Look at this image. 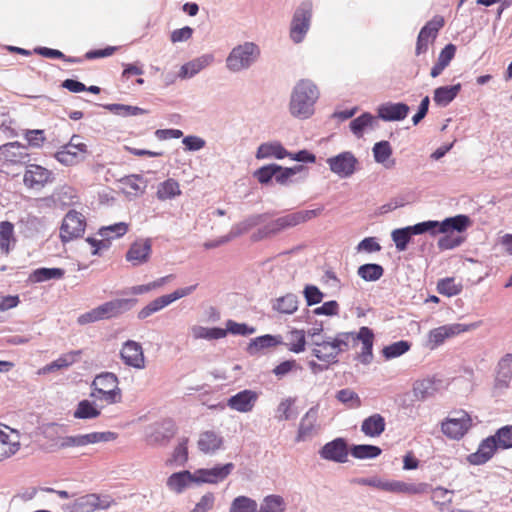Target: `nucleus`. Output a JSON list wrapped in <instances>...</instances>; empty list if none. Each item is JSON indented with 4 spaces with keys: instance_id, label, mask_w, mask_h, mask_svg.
<instances>
[{
    "instance_id": "nucleus-64",
    "label": "nucleus",
    "mask_w": 512,
    "mask_h": 512,
    "mask_svg": "<svg viewBox=\"0 0 512 512\" xmlns=\"http://www.w3.org/2000/svg\"><path fill=\"white\" fill-rule=\"evenodd\" d=\"M65 431V426L58 423H46L40 427L41 434L48 440L54 441L56 439L61 440V434Z\"/></svg>"
},
{
    "instance_id": "nucleus-29",
    "label": "nucleus",
    "mask_w": 512,
    "mask_h": 512,
    "mask_svg": "<svg viewBox=\"0 0 512 512\" xmlns=\"http://www.w3.org/2000/svg\"><path fill=\"white\" fill-rule=\"evenodd\" d=\"M373 339H374V333L373 331L368 327H361L359 329V332L355 336L356 343L358 341L362 342V352L360 355L361 362L364 364H369L372 360L373 353Z\"/></svg>"
},
{
    "instance_id": "nucleus-25",
    "label": "nucleus",
    "mask_w": 512,
    "mask_h": 512,
    "mask_svg": "<svg viewBox=\"0 0 512 512\" xmlns=\"http://www.w3.org/2000/svg\"><path fill=\"white\" fill-rule=\"evenodd\" d=\"M175 433L176 427L174 422L172 420H165L149 435L148 443L150 445L165 446Z\"/></svg>"
},
{
    "instance_id": "nucleus-60",
    "label": "nucleus",
    "mask_w": 512,
    "mask_h": 512,
    "mask_svg": "<svg viewBox=\"0 0 512 512\" xmlns=\"http://www.w3.org/2000/svg\"><path fill=\"white\" fill-rule=\"evenodd\" d=\"M495 439L498 448L509 449L512 448V425L501 427L497 432L492 435Z\"/></svg>"
},
{
    "instance_id": "nucleus-50",
    "label": "nucleus",
    "mask_w": 512,
    "mask_h": 512,
    "mask_svg": "<svg viewBox=\"0 0 512 512\" xmlns=\"http://www.w3.org/2000/svg\"><path fill=\"white\" fill-rule=\"evenodd\" d=\"M259 512H285V502L280 495H268L263 499Z\"/></svg>"
},
{
    "instance_id": "nucleus-31",
    "label": "nucleus",
    "mask_w": 512,
    "mask_h": 512,
    "mask_svg": "<svg viewBox=\"0 0 512 512\" xmlns=\"http://www.w3.org/2000/svg\"><path fill=\"white\" fill-rule=\"evenodd\" d=\"M385 419L382 415L375 413L365 418L361 424V431L369 437H378L385 430Z\"/></svg>"
},
{
    "instance_id": "nucleus-26",
    "label": "nucleus",
    "mask_w": 512,
    "mask_h": 512,
    "mask_svg": "<svg viewBox=\"0 0 512 512\" xmlns=\"http://www.w3.org/2000/svg\"><path fill=\"white\" fill-rule=\"evenodd\" d=\"M213 60L214 57L212 54H204L195 58L181 66L178 77L181 79H190L209 66Z\"/></svg>"
},
{
    "instance_id": "nucleus-19",
    "label": "nucleus",
    "mask_w": 512,
    "mask_h": 512,
    "mask_svg": "<svg viewBox=\"0 0 512 512\" xmlns=\"http://www.w3.org/2000/svg\"><path fill=\"white\" fill-rule=\"evenodd\" d=\"M0 155L3 157L5 162L10 164H24L29 162V154L27 153V147L21 143L9 142L0 146Z\"/></svg>"
},
{
    "instance_id": "nucleus-22",
    "label": "nucleus",
    "mask_w": 512,
    "mask_h": 512,
    "mask_svg": "<svg viewBox=\"0 0 512 512\" xmlns=\"http://www.w3.org/2000/svg\"><path fill=\"white\" fill-rule=\"evenodd\" d=\"M312 345L315 346L312 354L319 360L327 363H337V356L339 355L335 345L332 342V337H325L322 341L312 340Z\"/></svg>"
},
{
    "instance_id": "nucleus-3",
    "label": "nucleus",
    "mask_w": 512,
    "mask_h": 512,
    "mask_svg": "<svg viewBox=\"0 0 512 512\" xmlns=\"http://www.w3.org/2000/svg\"><path fill=\"white\" fill-rule=\"evenodd\" d=\"M260 49L253 42H245L235 46L226 58V67L237 73L249 69L259 58Z\"/></svg>"
},
{
    "instance_id": "nucleus-49",
    "label": "nucleus",
    "mask_w": 512,
    "mask_h": 512,
    "mask_svg": "<svg viewBox=\"0 0 512 512\" xmlns=\"http://www.w3.org/2000/svg\"><path fill=\"white\" fill-rule=\"evenodd\" d=\"M19 447L18 441H11L9 435L0 429V461L14 455Z\"/></svg>"
},
{
    "instance_id": "nucleus-33",
    "label": "nucleus",
    "mask_w": 512,
    "mask_h": 512,
    "mask_svg": "<svg viewBox=\"0 0 512 512\" xmlns=\"http://www.w3.org/2000/svg\"><path fill=\"white\" fill-rule=\"evenodd\" d=\"M96 500L97 494H86L66 504L64 509L68 512H94L97 510Z\"/></svg>"
},
{
    "instance_id": "nucleus-28",
    "label": "nucleus",
    "mask_w": 512,
    "mask_h": 512,
    "mask_svg": "<svg viewBox=\"0 0 512 512\" xmlns=\"http://www.w3.org/2000/svg\"><path fill=\"white\" fill-rule=\"evenodd\" d=\"M191 483H196L194 473L188 470L173 473L167 479V487L177 493H182Z\"/></svg>"
},
{
    "instance_id": "nucleus-32",
    "label": "nucleus",
    "mask_w": 512,
    "mask_h": 512,
    "mask_svg": "<svg viewBox=\"0 0 512 512\" xmlns=\"http://www.w3.org/2000/svg\"><path fill=\"white\" fill-rule=\"evenodd\" d=\"M431 490V485L428 483H407L403 481H392L391 492L403 493L409 495L426 494Z\"/></svg>"
},
{
    "instance_id": "nucleus-9",
    "label": "nucleus",
    "mask_w": 512,
    "mask_h": 512,
    "mask_svg": "<svg viewBox=\"0 0 512 512\" xmlns=\"http://www.w3.org/2000/svg\"><path fill=\"white\" fill-rule=\"evenodd\" d=\"M329 169L332 173L341 179L351 177L359 166V161L355 155L350 151L341 152L335 156L329 157L326 160Z\"/></svg>"
},
{
    "instance_id": "nucleus-37",
    "label": "nucleus",
    "mask_w": 512,
    "mask_h": 512,
    "mask_svg": "<svg viewBox=\"0 0 512 512\" xmlns=\"http://www.w3.org/2000/svg\"><path fill=\"white\" fill-rule=\"evenodd\" d=\"M299 304L298 296L293 293H288L273 301V310L282 314H293L297 311Z\"/></svg>"
},
{
    "instance_id": "nucleus-6",
    "label": "nucleus",
    "mask_w": 512,
    "mask_h": 512,
    "mask_svg": "<svg viewBox=\"0 0 512 512\" xmlns=\"http://www.w3.org/2000/svg\"><path fill=\"white\" fill-rule=\"evenodd\" d=\"M87 153L88 147L82 142V137L75 134L70 138V141L62 146L55 154V158L61 164L71 166L83 161Z\"/></svg>"
},
{
    "instance_id": "nucleus-1",
    "label": "nucleus",
    "mask_w": 512,
    "mask_h": 512,
    "mask_svg": "<svg viewBox=\"0 0 512 512\" xmlns=\"http://www.w3.org/2000/svg\"><path fill=\"white\" fill-rule=\"evenodd\" d=\"M319 97L317 86L310 80H300L294 87L289 110L299 119H307L314 112V104Z\"/></svg>"
},
{
    "instance_id": "nucleus-21",
    "label": "nucleus",
    "mask_w": 512,
    "mask_h": 512,
    "mask_svg": "<svg viewBox=\"0 0 512 512\" xmlns=\"http://www.w3.org/2000/svg\"><path fill=\"white\" fill-rule=\"evenodd\" d=\"M499 449L498 445L493 438L489 436L482 440L476 452L468 456V461L472 465H482L488 462L494 455L495 451Z\"/></svg>"
},
{
    "instance_id": "nucleus-14",
    "label": "nucleus",
    "mask_w": 512,
    "mask_h": 512,
    "mask_svg": "<svg viewBox=\"0 0 512 512\" xmlns=\"http://www.w3.org/2000/svg\"><path fill=\"white\" fill-rule=\"evenodd\" d=\"M319 406L311 407L301 418L298 432L295 437L296 442H304L314 437L319 430L318 420Z\"/></svg>"
},
{
    "instance_id": "nucleus-4",
    "label": "nucleus",
    "mask_w": 512,
    "mask_h": 512,
    "mask_svg": "<svg viewBox=\"0 0 512 512\" xmlns=\"http://www.w3.org/2000/svg\"><path fill=\"white\" fill-rule=\"evenodd\" d=\"M91 387L93 389L91 396L96 399L104 400L110 404L118 403L121 400L118 378L112 372H102L97 375Z\"/></svg>"
},
{
    "instance_id": "nucleus-45",
    "label": "nucleus",
    "mask_w": 512,
    "mask_h": 512,
    "mask_svg": "<svg viewBox=\"0 0 512 512\" xmlns=\"http://www.w3.org/2000/svg\"><path fill=\"white\" fill-rule=\"evenodd\" d=\"M306 332L300 329H293L288 334V349L294 353H301L306 346Z\"/></svg>"
},
{
    "instance_id": "nucleus-56",
    "label": "nucleus",
    "mask_w": 512,
    "mask_h": 512,
    "mask_svg": "<svg viewBox=\"0 0 512 512\" xmlns=\"http://www.w3.org/2000/svg\"><path fill=\"white\" fill-rule=\"evenodd\" d=\"M225 332V337L228 333L233 335H241V336H247L254 334L256 332V329L252 326L247 325L246 323H238L234 320H227L226 321V328H223Z\"/></svg>"
},
{
    "instance_id": "nucleus-5",
    "label": "nucleus",
    "mask_w": 512,
    "mask_h": 512,
    "mask_svg": "<svg viewBox=\"0 0 512 512\" xmlns=\"http://www.w3.org/2000/svg\"><path fill=\"white\" fill-rule=\"evenodd\" d=\"M311 18L312 3L304 1L296 8L291 21L290 38L294 43L303 41L310 28Z\"/></svg>"
},
{
    "instance_id": "nucleus-36",
    "label": "nucleus",
    "mask_w": 512,
    "mask_h": 512,
    "mask_svg": "<svg viewBox=\"0 0 512 512\" xmlns=\"http://www.w3.org/2000/svg\"><path fill=\"white\" fill-rule=\"evenodd\" d=\"M461 90V84L457 83L451 86H441L435 89L434 91V102L441 106L446 107L450 104L459 94Z\"/></svg>"
},
{
    "instance_id": "nucleus-52",
    "label": "nucleus",
    "mask_w": 512,
    "mask_h": 512,
    "mask_svg": "<svg viewBox=\"0 0 512 512\" xmlns=\"http://www.w3.org/2000/svg\"><path fill=\"white\" fill-rule=\"evenodd\" d=\"M14 226L9 221L0 223V250L6 254L10 251V242L14 240Z\"/></svg>"
},
{
    "instance_id": "nucleus-51",
    "label": "nucleus",
    "mask_w": 512,
    "mask_h": 512,
    "mask_svg": "<svg viewBox=\"0 0 512 512\" xmlns=\"http://www.w3.org/2000/svg\"><path fill=\"white\" fill-rule=\"evenodd\" d=\"M188 438L184 437L180 440L177 447L174 449L171 459L167 460V465L183 466L188 460Z\"/></svg>"
},
{
    "instance_id": "nucleus-63",
    "label": "nucleus",
    "mask_w": 512,
    "mask_h": 512,
    "mask_svg": "<svg viewBox=\"0 0 512 512\" xmlns=\"http://www.w3.org/2000/svg\"><path fill=\"white\" fill-rule=\"evenodd\" d=\"M372 151L377 163H384L392 155L391 145L385 140L375 143Z\"/></svg>"
},
{
    "instance_id": "nucleus-38",
    "label": "nucleus",
    "mask_w": 512,
    "mask_h": 512,
    "mask_svg": "<svg viewBox=\"0 0 512 512\" xmlns=\"http://www.w3.org/2000/svg\"><path fill=\"white\" fill-rule=\"evenodd\" d=\"M221 445L222 438L213 431L203 432L198 440V447L200 451L206 454L214 453Z\"/></svg>"
},
{
    "instance_id": "nucleus-57",
    "label": "nucleus",
    "mask_w": 512,
    "mask_h": 512,
    "mask_svg": "<svg viewBox=\"0 0 512 512\" xmlns=\"http://www.w3.org/2000/svg\"><path fill=\"white\" fill-rule=\"evenodd\" d=\"M437 290L442 295L452 297L462 291V285L457 284L454 278H444L438 281Z\"/></svg>"
},
{
    "instance_id": "nucleus-20",
    "label": "nucleus",
    "mask_w": 512,
    "mask_h": 512,
    "mask_svg": "<svg viewBox=\"0 0 512 512\" xmlns=\"http://www.w3.org/2000/svg\"><path fill=\"white\" fill-rule=\"evenodd\" d=\"M409 106L406 103L398 102H387L381 104L378 109V117L383 121H401L404 120L409 113Z\"/></svg>"
},
{
    "instance_id": "nucleus-53",
    "label": "nucleus",
    "mask_w": 512,
    "mask_h": 512,
    "mask_svg": "<svg viewBox=\"0 0 512 512\" xmlns=\"http://www.w3.org/2000/svg\"><path fill=\"white\" fill-rule=\"evenodd\" d=\"M257 502L247 496L236 497L230 506L229 512H256Z\"/></svg>"
},
{
    "instance_id": "nucleus-30",
    "label": "nucleus",
    "mask_w": 512,
    "mask_h": 512,
    "mask_svg": "<svg viewBox=\"0 0 512 512\" xmlns=\"http://www.w3.org/2000/svg\"><path fill=\"white\" fill-rule=\"evenodd\" d=\"M280 344H282V337L280 335L266 334L252 339L247 346V352L250 355H256L264 349L275 347Z\"/></svg>"
},
{
    "instance_id": "nucleus-61",
    "label": "nucleus",
    "mask_w": 512,
    "mask_h": 512,
    "mask_svg": "<svg viewBox=\"0 0 512 512\" xmlns=\"http://www.w3.org/2000/svg\"><path fill=\"white\" fill-rule=\"evenodd\" d=\"M430 492L432 493L431 500L433 501V503L435 505L439 506L441 510L447 504L452 502V499L450 497V495L453 494L452 490H448L446 488H443V487L439 486V487H436V488H432L431 487Z\"/></svg>"
},
{
    "instance_id": "nucleus-48",
    "label": "nucleus",
    "mask_w": 512,
    "mask_h": 512,
    "mask_svg": "<svg viewBox=\"0 0 512 512\" xmlns=\"http://www.w3.org/2000/svg\"><path fill=\"white\" fill-rule=\"evenodd\" d=\"M99 415L100 410H98L95 404L89 400L80 401L73 413V416L77 419H94Z\"/></svg>"
},
{
    "instance_id": "nucleus-34",
    "label": "nucleus",
    "mask_w": 512,
    "mask_h": 512,
    "mask_svg": "<svg viewBox=\"0 0 512 512\" xmlns=\"http://www.w3.org/2000/svg\"><path fill=\"white\" fill-rule=\"evenodd\" d=\"M291 155L280 142H266L261 144L256 152L257 159H265L275 157L276 159H283Z\"/></svg>"
},
{
    "instance_id": "nucleus-42",
    "label": "nucleus",
    "mask_w": 512,
    "mask_h": 512,
    "mask_svg": "<svg viewBox=\"0 0 512 512\" xmlns=\"http://www.w3.org/2000/svg\"><path fill=\"white\" fill-rule=\"evenodd\" d=\"M191 333L194 339L216 340L225 337L224 329L220 327L208 328L194 325L191 327Z\"/></svg>"
},
{
    "instance_id": "nucleus-15",
    "label": "nucleus",
    "mask_w": 512,
    "mask_h": 512,
    "mask_svg": "<svg viewBox=\"0 0 512 512\" xmlns=\"http://www.w3.org/2000/svg\"><path fill=\"white\" fill-rule=\"evenodd\" d=\"M138 300L136 298H116L99 305L103 320L117 318L130 311Z\"/></svg>"
},
{
    "instance_id": "nucleus-47",
    "label": "nucleus",
    "mask_w": 512,
    "mask_h": 512,
    "mask_svg": "<svg viewBox=\"0 0 512 512\" xmlns=\"http://www.w3.org/2000/svg\"><path fill=\"white\" fill-rule=\"evenodd\" d=\"M119 182L133 190L135 194L144 193L148 185V181L140 174L124 176L119 180Z\"/></svg>"
},
{
    "instance_id": "nucleus-18",
    "label": "nucleus",
    "mask_w": 512,
    "mask_h": 512,
    "mask_svg": "<svg viewBox=\"0 0 512 512\" xmlns=\"http://www.w3.org/2000/svg\"><path fill=\"white\" fill-rule=\"evenodd\" d=\"M258 397L257 392L245 389L231 396L227 400V406L237 412L247 413L253 410Z\"/></svg>"
},
{
    "instance_id": "nucleus-27",
    "label": "nucleus",
    "mask_w": 512,
    "mask_h": 512,
    "mask_svg": "<svg viewBox=\"0 0 512 512\" xmlns=\"http://www.w3.org/2000/svg\"><path fill=\"white\" fill-rule=\"evenodd\" d=\"M322 212V208L312 209V210H301L294 213L287 214L285 216L279 217V221L281 223L282 229L286 230L288 228L295 227L301 223H304L308 220H311L317 216H319Z\"/></svg>"
},
{
    "instance_id": "nucleus-44",
    "label": "nucleus",
    "mask_w": 512,
    "mask_h": 512,
    "mask_svg": "<svg viewBox=\"0 0 512 512\" xmlns=\"http://www.w3.org/2000/svg\"><path fill=\"white\" fill-rule=\"evenodd\" d=\"M181 194L179 183L172 178L165 180L158 185L157 198L161 201L172 199Z\"/></svg>"
},
{
    "instance_id": "nucleus-43",
    "label": "nucleus",
    "mask_w": 512,
    "mask_h": 512,
    "mask_svg": "<svg viewBox=\"0 0 512 512\" xmlns=\"http://www.w3.org/2000/svg\"><path fill=\"white\" fill-rule=\"evenodd\" d=\"M357 274L367 282H375L384 274V268L377 263H366L358 267Z\"/></svg>"
},
{
    "instance_id": "nucleus-55",
    "label": "nucleus",
    "mask_w": 512,
    "mask_h": 512,
    "mask_svg": "<svg viewBox=\"0 0 512 512\" xmlns=\"http://www.w3.org/2000/svg\"><path fill=\"white\" fill-rule=\"evenodd\" d=\"M410 346L408 341L400 340L385 346L382 353L386 359H393L406 353L410 349Z\"/></svg>"
},
{
    "instance_id": "nucleus-2",
    "label": "nucleus",
    "mask_w": 512,
    "mask_h": 512,
    "mask_svg": "<svg viewBox=\"0 0 512 512\" xmlns=\"http://www.w3.org/2000/svg\"><path fill=\"white\" fill-rule=\"evenodd\" d=\"M472 224L469 216L458 214L453 217H447L442 221L427 220L412 225L416 235L429 234L436 236L438 234L452 233L454 231L462 233Z\"/></svg>"
},
{
    "instance_id": "nucleus-35",
    "label": "nucleus",
    "mask_w": 512,
    "mask_h": 512,
    "mask_svg": "<svg viewBox=\"0 0 512 512\" xmlns=\"http://www.w3.org/2000/svg\"><path fill=\"white\" fill-rule=\"evenodd\" d=\"M81 353V350H75L66 353L60 356L58 359L54 360L53 362L42 367L38 373L47 374L63 368H67L76 362L77 358L81 355Z\"/></svg>"
},
{
    "instance_id": "nucleus-16",
    "label": "nucleus",
    "mask_w": 512,
    "mask_h": 512,
    "mask_svg": "<svg viewBox=\"0 0 512 512\" xmlns=\"http://www.w3.org/2000/svg\"><path fill=\"white\" fill-rule=\"evenodd\" d=\"M151 253V239H139L130 245L128 251L126 252V260L133 266H140L149 261Z\"/></svg>"
},
{
    "instance_id": "nucleus-59",
    "label": "nucleus",
    "mask_w": 512,
    "mask_h": 512,
    "mask_svg": "<svg viewBox=\"0 0 512 512\" xmlns=\"http://www.w3.org/2000/svg\"><path fill=\"white\" fill-rule=\"evenodd\" d=\"M280 165L272 163L260 167L254 172V177L257 178L259 183L265 185L271 182L272 178H275L276 172L279 171Z\"/></svg>"
},
{
    "instance_id": "nucleus-23",
    "label": "nucleus",
    "mask_w": 512,
    "mask_h": 512,
    "mask_svg": "<svg viewBox=\"0 0 512 512\" xmlns=\"http://www.w3.org/2000/svg\"><path fill=\"white\" fill-rule=\"evenodd\" d=\"M442 381L435 377H429L422 380H418L413 385V394L416 400L425 401L430 397H433L439 390V386Z\"/></svg>"
},
{
    "instance_id": "nucleus-17",
    "label": "nucleus",
    "mask_w": 512,
    "mask_h": 512,
    "mask_svg": "<svg viewBox=\"0 0 512 512\" xmlns=\"http://www.w3.org/2000/svg\"><path fill=\"white\" fill-rule=\"evenodd\" d=\"M120 355L127 366L136 369H143L145 367V357L142 346L136 341H126L122 346Z\"/></svg>"
},
{
    "instance_id": "nucleus-13",
    "label": "nucleus",
    "mask_w": 512,
    "mask_h": 512,
    "mask_svg": "<svg viewBox=\"0 0 512 512\" xmlns=\"http://www.w3.org/2000/svg\"><path fill=\"white\" fill-rule=\"evenodd\" d=\"M350 448L345 438L338 437L324 444L318 454L321 459L335 463H345L348 460Z\"/></svg>"
},
{
    "instance_id": "nucleus-11",
    "label": "nucleus",
    "mask_w": 512,
    "mask_h": 512,
    "mask_svg": "<svg viewBox=\"0 0 512 512\" xmlns=\"http://www.w3.org/2000/svg\"><path fill=\"white\" fill-rule=\"evenodd\" d=\"M54 180L55 175L51 170L38 164H26L23 183L28 189L41 190Z\"/></svg>"
},
{
    "instance_id": "nucleus-41",
    "label": "nucleus",
    "mask_w": 512,
    "mask_h": 512,
    "mask_svg": "<svg viewBox=\"0 0 512 512\" xmlns=\"http://www.w3.org/2000/svg\"><path fill=\"white\" fill-rule=\"evenodd\" d=\"M382 453V449L370 444H353L350 454L356 459H374Z\"/></svg>"
},
{
    "instance_id": "nucleus-39",
    "label": "nucleus",
    "mask_w": 512,
    "mask_h": 512,
    "mask_svg": "<svg viewBox=\"0 0 512 512\" xmlns=\"http://www.w3.org/2000/svg\"><path fill=\"white\" fill-rule=\"evenodd\" d=\"M65 274L62 268L41 267L35 269L29 276V280L34 283L45 282L52 279H61Z\"/></svg>"
},
{
    "instance_id": "nucleus-58",
    "label": "nucleus",
    "mask_w": 512,
    "mask_h": 512,
    "mask_svg": "<svg viewBox=\"0 0 512 512\" xmlns=\"http://www.w3.org/2000/svg\"><path fill=\"white\" fill-rule=\"evenodd\" d=\"M336 399L349 408H358L361 406L360 397L356 392L349 388L339 390L336 393Z\"/></svg>"
},
{
    "instance_id": "nucleus-7",
    "label": "nucleus",
    "mask_w": 512,
    "mask_h": 512,
    "mask_svg": "<svg viewBox=\"0 0 512 512\" xmlns=\"http://www.w3.org/2000/svg\"><path fill=\"white\" fill-rule=\"evenodd\" d=\"M479 322L471 324L452 323L432 329L428 334V344L435 349L445 342L446 339L459 335L463 332L474 330L479 327Z\"/></svg>"
},
{
    "instance_id": "nucleus-8",
    "label": "nucleus",
    "mask_w": 512,
    "mask_h": 512,
    "mask_svg": "<svg viewBox=\"0 0 512 512\" xmlns=\"http://www.w3.org/2000/svg\"><path fill=\"white\" fill-rule=\"evenodd\" d=\"M196 288L197 284L184 288H179L170 294H166L154 299L138 312V319L144 320L148 318L152 314L162 310L163 308L170 305L174 301L190 295Z\"/></svg>"
},
{
    "instance_id": "nucleus-62",
    "label": "nucleus",
    "mask_w": 512,
    "mask_h": 512,
    "mask_svg": "<svg viewBox=\"0 0 512 512\" xmlns=\"http://www.w3.org/2000/svg\"><path fill=\"white\" fill-rule=\"evenodd\" d=\"M303 296L307 306H314L322 302L324 293L316 285L307 284L303 289Z\"/></svg>"
},
{
    "instance_id": "nucleus-54",
    "label": "nucleus",
    "mask_w": 512,
    "mask_h": 512,
    "mask_svg": "<svg viewBox=\"0 0 512 512\" xmlns=\"http://www.w3.org/2000/svg\"><path fill=\"white\" fill-rule=\"evenodd\" d=\"M128 231V224L125 222H118L109 226L101 227L98 231V235L102 238H120L125 235Z\"/></svg>"
},
{
    "instance_id": "nucleus-40",
    "label": "nucleus",
    "mask_w": 512,
    "mask_h": 512,
    "mask_svg": "<svg viewBox=\"0 0 512 512\" xmlns=\"http://www.w3.org/2000/svg\"><path fill=\"white\" fill-rule=\"evenodd\" d=\"M412 229L413 227L410 225L403 228H397L392 231L391 238L395 243L396 249L398 251H405L411 241L412 236L416 235Z\"/></svg>"
},
{
    "instance_id": "nucleus-10",
    "label": "nucleus",
    "mask_w": 512,
    "mask_h": 512,
    "mask_svg": "<svg viewBox=\"0 0 512 512\" xmlns=\"http://www.w3.org/2000/svg\"><path fill=\"white\" fill-rule=\"evenodd\" d=\"M472 420L469 414L463 410L454 412L453 417H447L441 423V430L450 439H461L471 427Z\"/></svg>"
},
{
    "instance_id": "nucleus-12",
    "label": "nucleus",
    "mask_w": 512,
    "mask_h": 512,
    "mask_svg": "<svg viewBox=\"0 0 512 512\" xmlns=\"http://www.w3.org/2000/svg\"><path fill=\"white\" fill-rule=\"evenodd\" d=\"M86 227L85 217L76 210H70L64 217L60 228L62 242L66 243L84 234Z\"/></svg>"
},
{
    "instance_id": "nucleus-46",
    "label": "nucleus",
    "mask_w": 512,
    "mask_h": 512,
    "mask_svg": "<svg viewBox=\"0 0 512 512\" xmlns=\"http://www.w3.org/2000/svg\"><path fill=\"white\" fill-rule=\"evenodd\" d=\"M374 120L375 118L371 113H362L350 122V130L356 137H362L364 130L369 126H372Z\"/></svg>"
},
{
    "instance_id": "nucleus-24",
    "label": "nucleus",
    "mask_w": 512,
    "mask_h": 512,
    "mask_svg": "<svg viewBox=\"0 0 512 512\" xmlns=\"http://www.w3.org/2000/svg\"><path fill=\"white\" fill-rule=\"evenodd\" d=\"M512 379V354L503 356L497 365L494 388L503 390L509 387Z\"/></svg>"
}]
</instances>
